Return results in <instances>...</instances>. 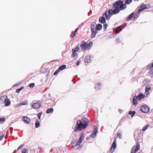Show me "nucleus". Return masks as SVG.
Wrapping results in <instances>:
<instances>
[{"label":"nucleus","mask_w":153,"mask_h":153,"mask_svg":"<svg viewBox=\"0 0 153 153\" xmlns=\"http://www.w3.org/2000/svg\"><path fill=\"white\" fill-rule=\"evenodd\" d=\"M24 145V144H22V145H21L20 146H19L17 148V150H19V149H20L21 148H22V147H23Z\"/></svg>","instance_id":"obj_41"},{"label":"nucleus","mask_w":153,"mask_h":153,"mask_svg":"<svg viewBox=\"0 0 153 153\" xmlns=\"http://www.w3.org/2000/svg\"><path fill=\"white\" fill-rule=\"evenodd\" d=\"M95 25H96L95 22H93L91 24V30H96L95 29Z\"/></svg>","instance_id":"obj_23"},{"label":"nucleus","mask_w":153,"mask_h":153,"mask_svg":"<svg viewBox=\"0 0 153 153\" xmlns=\"http://www.w3.org/2000/svg\"><path fill=\"white\" fill-rule=\"evenodd\" d=\"M39 113H40V114L41 115V114H42V112H40Z\"/></svg>","instance_id":"obj_63"},{"label":"nucleus","mask_w":153,"mask_h":153,"mask_svg":"<svg viewBox=\"0 0 153 153\" xmlns=\"http://www.w3.org/2000/svg\"><path fill=\"white\" fill-rule=\"evenodd\" d=\"M144 4H143L142 5L139 7V8L137 10V12L135 13L136 14H138L139 13L144 10Z\"/></svg>","instance_id":"obj_9"},{"label":"nucleus","mask_w":153,"mask_h":153,"mask_svg":"<svg viewBox=\"0 0 153 153\" xmlns=\"http://www.w3.org/2000/svg\"><path fill=\"white\" fill-rule=\"evenodd\" d=\"M21 91L20 88H19L16 90V93H19Z\"/></svg>","instance_id":"obj_45"},{"label":"nucleus","mask_w":153,"mask_h":153,"mask_svg":"<svg viewBox=\"0 0 153 153\" xmlns=\"http://www.w3.org/2000/svg\"><path fill=\"white\" fill-rule=\"evenodd\" d=\"M72 56L73 58L77 57L78 56V54L76 53V51L73 50V51H72Z\"/></svg>","instance_id":"obj_21"},{"label":"nucleus","mask_w":153,"mask_h":153,"mask_svg":"<svg viewBox=\"0 0 153 153\" xmlns=\"http://www.w3.org/2000/svg\"><path fill=\"white\" fill-rule=\"evenodd\" d=\"M151 64H152V66L151 67H153V62Z\"/></svg>","instance_id":"obj_61"},{"label":"nucleus","mask_w":153,"mask_h":153,"mask_svg":"<svg viewBox=\"0 0 153 153\" xmlns=\"http://www.w3.org/2000/svg\"><path fill=\"white\" fill-rule=\"evenodd\" d=\"M91 60V57L90 56H87L85 59V61L86 62H90Z\"/></svg>","instance_id":"obj_12"},{"label":"nucleus","mask_w":153,"mask_h":153,"mask_svg":"<svg viewBox=\"0 0 153 153\" xmlns=\"http://www.w3.org/2000/svg\"><path fill=\"white\" fill-rule=\"evenodd\" d=\"M3 137H4L3 134L0 136V141L2 140V138Z\"/></svg>","instance_id":"obj_49"},{"label":"nucleus","mask_w":153,"mask_h":153,"mask_svg":"<svg viewBox=\"0 0 153 153\" xmlns=\"http://www.w3.org/2000/svg\"><path fill=\"white\" fill-rule=\"evenodd\" d=\"M78 45L75 48L73 49H72V51H73V50L76 51H78L79 50V47L78 46Z\"/></svg>","instance_id":"obj_34"},{"label":"nucleus","mask_w":153,"mask_h":153,"mask_svg":"<svg viewBox=\"0 0 153 153\" xmlns=\"http://www.w3.org/2000/svg\"><path fill=\"white\" fill-rule=\"evenodd\" d=\"M152 66L151 64H150L146 66V68L147 70H149L151 68H153V67H151Z\"/></svg>","instance_id":"obj_33"},{"label":"nucleus","mask_w":153,"mask_h":153,"mask_svg":"<svg viewBox=\"0 0 153 153\" xmlns=\"http://www.w3.org/2000/svg\"><path fill=\"white\" fill-rule=\"evenodd\" d=\"M108 26V25L107 24H105L104 25H103V28H104V31L106 30L107 28V27Z\"/></svg>","instance_id":"obj_38"},{"label":"nucleus","mask_w":153,"mask_h":153,"mask_svg":"<svg viewBox=\"0 0 153 153\" xmlns=\"http://www.w3.org/2000/svg\"><path fill=\"white\" fill-rule=\"evenodd\" d=\"M149 73L150 74H153V69H152L149 71Z\"/></svg>","instance_id":"obj_43"},{"label":"nucleus","mask_w":153,"mask_h":153,"mask_svg":"<svg viewBox=\"0 0 153 153\" xmlns=\"http://www.w3.org/2000/svg\"><path fill=\"white\" fill-rule=\"evenodd\" d=\"M80 62V60L78 61L76 64V65L77 66H78L79 65Z\"/></svg>","instance_id":"obj_47"},{"label":"nucleus","mask_w":153,"mask_h":153,"mask_svg":"<svg viewBox=\"0 0 153 153\" xmlns=\"http://www.w3.org/2000/svg\"><path fill=\"white\" fill-rule=\"evenodd\" d=\"M144 8L143 9H148L151 7V6L149 4H144Z\"/></svg>","instance_id":"obj_31"},{"label":"nucleus","mask_w":153,"mask_h":153,"mask_svg":"<svg viewBox=\"0 0 153 153\" xmlns=\"http://www.w3.org/2000/svg\"><path fill=\"white\" fill-rule=\"evenodd\" d=\"M102 28V26L101 24H97L96 26L95 30H100Z\"/></svg>","instance_id":"obj_18"},{"label":"nucleus","mask_w":153,"mask_h":153,"mask_svg":"<svg viewBox=\"0 0 153 153\" xmlns=\"http://www.w3.org/2000/svg\"><path fill=\"white\" fill-rule=\"evenodd\" d=\"M151 88L150 86L148 85L147 86H146V88L145 90V94L146 95H147L149 91L150 90Z\"/></svg>","instance_id":"obj_17"},{"label":"nucleus","mask_w":153,"mask_h":153,"mask_svg":"<svg viewBox=\"0 0 153 153\" xmlns=\"http://www.w3.org/2000/svg\"><path fill=\"white\" fill-rule=\"evenodd\" d=\"M117 42H118V41H119V40H120V39H119V38H118L117 39Z\"/></svg>","instance_id":"obj_57"},{"label":"nucleus","mask_w":153,"mask_h":153,"mask_svg":"<svg viewBox=\"0 0 153 153\" xmlns=\"http://www.w3.org/2000/svg\"><path fill=\"white\" fill-rule=\"evenodd\" d=\"M32 107L36 109H38V102L34 103L32 104Z\"/></svg>","instance_id":"obj_19"},{"label":"nucleus","mask_w":153,"mask_h":153,"mask_svg":"<svg viewBox=\"0 0 153 153\" xmlns=\"http://www.w3.org/2000/svg\"><path fill=\"white\" fill-rule=\"evenodd\" d=\"M132 0H126L125 4H123V1L121 0H118L115 2L113 4L112 7L114 9H110L108 11H105L103 14V16H105L107 19H110L111 15H116L120 12V10H122L126 8V4H129L132 1Z\"/></svg>","instance_id":"obj_1"},{"label":"nucleus","mask_w":153,"mask_h":153,"mask_svg":"<svg viewBox=\"0 0 153 153\" xmlns=\"http://www.w3.org/2000/svg\"><path fill=\"white\" fill-rule=\"evenodd\" d=\"M140 110L142 112L144 113H146L149 112V108L147 105H144L141 106Z\"/></svg>","instance_id":"obj_5"},{"label":"nucleus","mask_w":153,"mask_h":153,"mask_svg":"<svg viewBox=\"0 0 153 153\" xmlns=\"http://www.w3.org/2000/svg\"><path fill=\"white\" fill-rule=\"evenodd\" d=\"M16 150H14V153H15L16 152Z\"/></svg>","instance_id":"obj_58"},{"label":"nucleus","mask_w":153,"mask_h":153,"mask_svg":"<svg viewBox=\"0 0 153 153\" xmlns=\"http://www.w3.org/2000/svg\"><path fill=\"white\" fill-rule=\"evenodd\" d=\"M116 147V144L115 142V140H114L112 146L111 148H112L114 149H115Z\"/></svg>","instance_id":"obj_27"},{"label":"nucleus","mask_w":153,"mask_h":153,"mask_svg":"<svg viewBox=\"0 0 153 153\" xmlns=\"http://www.w3.org/2000/svg\"><path fill=\"white\" fill-rule=\"evenodd\" d=\"M76 36V33H75V32H74L72 37L71 36V38H72Z\"/></svg>","instance_id":"obj_48"},{"label":"nucleus","mask_w":153,"mask_h":153,"mask_svg":"<svg viewBox=\"0 0 153 153\" xmlns=\"http://www.w3.org/2000/svg\"><path fill=\"white\" fill-rule=\"evenodd\" d=\"M132 113H131V117H133L136 113V112L135 111H132Z\"/></svg>","instance_id":"obj_42"},{"label":"nucleus","mask_w":153,"mask_h":153,"mask_svg":"<svg viewBox=\"0 0 153 153\" xmlns=\"http://www.w3.org/2000/svg\"><path fill=\"white\" fill-rule=\"evenodd\" d=\"M134 13H132L131 14H130L128 17L126 19L127 21L130 20L131 19H132L134 16Z\"/></svg>","instance_id":"obj_22"},{"label":"nucleus","mask_w":153,"mask_h":153,"mask_svg":"<svg viewBox=\"0 0 153 153\" xmlns=\"http://www.w3.org/2000/svg\"><path fill=\"white\" fill-rule=\"evenodd\" d=\"M22 82V81H19L18 82V83H15V84L14 85L13 87H15L21 84Z\"/></svg>","instance_id":"obj_32"},{"label":"nucleus","mask_w":153,"mask_h":153,"mask_svg":"<svg viewBox=\"0 0 153 153\" xmlns=\"http://www.w3.org/2000/svg\"><path fill=\"white\" fill-rule=\"evenodd\" d=\"M99 22L102 24L105 23L106 20L105 17L102 16L100 17L99 19Z\"/></svg>","instance_id":"obj_13"},{"label":"nucleus","mask_w":153,"mask_h":153,"mask_svg":"<svg viewBox=\"0 0 153 153\" xmlns=\"http://www.w3.org/2000/svg\"><path fill=\"white\" fill-rule=\"evenodd\" d=\"M39 149H42V147L39 148Z\"/></svg>","instance_id":"obj_62"},{"label":"nucleus","mask_w":153,"mask_h":153,"mask_svg":"<svg viewBox=\"0 0 153 153\" xmlns=\"http://www.w3.org/2000/svg\"><path fill=\"white\" fill-rule=\"evenodd\" d=\"M94 130L92 132L91 134L90 135V137L92 138H93L95 137L96 135V134L97 132V129L96 126H94Z\"/></svg>","instance_id":"obj_8"},{"label":"nucleus","mask_w":153,"mask_h":153,"mask_svg":"<svg viewBox=\"0 0 153 153\" xmlns=\"http://www.w3.org/2000/svg\"><path fill=\"white\" fill-rule=\"evenodd\" d=\"M93 43L92 42H90L88 44L86 42L83 41L81 42V49L82 50H85L87 49H89L92 45Z\"/></svg>","instance_id":"obj_3"},{"label":"nucleus","mask_w":153,"mask_h":153,"mask_svg":"<svg viewBox=\"0 0 153 153\" xmlns=\"http://www.w3.org/2000/svg\"><path fill=\"white\" fill-rule=\"evenodd\" d=\"M59 71H60L59 70V69H58V70H56L55 71V72H54V73L53 74V75H55L56 74H58V73H59Z\"/></svg>","instance_id":"obj_40"},{"label":"nucleus","mask_w":153,"mask_h":153,"mask_svg":"<svg viewBox=\"0 0 153 153\" xmlns=\"http://www.w3.org/2000/svg\"><path fill=\"white\" fill-rule=\"evenodd\" d=\"M101 85L100 83H98L96 84L94 86V88L97 90H98L100 88Z\"/></svg>","instance_id":"obj_20"},{"label":"nucleus","mask_w":153,"mask_h":153,"mask_svg":"<svg viewBox=\"0 0 153 153\" xmlns=\"http://www.w3.org/2000/svg\"><path fill=\"white\" fill-rule=\"evenodd\" d=\"M37 117H38V114H37Z\"/></svg>","instance_id":"obj_64"},{"label":"nucleus","mask_w":153,"mask_h":153,"mask_svg":"<svg viewBox=\"0 0 153 153\" xmlns=\"http://www.w3.org/2000/svg\"><path fill=\"white\" fill-rule=\"evenodd\" d=\"M66 66L65 65H62L60 66L58 69L60 71H62L65 69L66 68Z\"/></svg>","instance_id":"obj_24"},{"label":"nucleus","mask_w":153,"mask_h":153,"mask_svg":"<svg viewBox=\"0 0 153 153\" xmlns=\"http://www.w3.org/2000/svg\"><path fill=\"white\" fill-rule=\"evenodd\" d=\"M40 106H41V104H40L39 105V108H40Z\"/></svg>","instance_id":"obj_60"},{"label":"nucleus","mask_w":153,"mask_h":153,"mask_svg":"<svg viewBox=\"0 0 153 153\" xmlns=\"http://www.w3.org/2000/svg\"><path fill=\"white\" fill-rule=\"evenodd\" d=\"M53 111V108H49L47 109V110L46 111V113H49L51 112H52Z\"/></svg>","instance_id":"obj_28"},{"label":"nucleus","mask_w":153,"mask_h":153,"mask_svg":"<svg viewBox=\"0 0 153 153\" xmlns=\"http://www.w3.org/2000/svg\"><path fill=\"white\" fill-rule=\"evenodd\" d=\"M137 99V97L136 96H135L134 97L133 100L132 102L133 103V105H136L137 104L138 102Z\"/></svg>","instance_id":"obj_16"},{"label":"nucleus","mask_w":153,"mask_h":153,"mask_svg":"<svg viewBox=\"0 0 153 153\" xmlns=\"http://www.w3.org/2000/svg\"><path fill=\"white\" fill-rule=\"evenodd\" d=\"M22 118L23 120L24 121L25 123L27 124H28L30 123V120L29 118L25 116L23 117Z\"/></svg>","instance_id":"obj_11"},{"label":"nucleus","mask_w":153,"mask_h":153,"mask_svg":"<svg viewBox=\"0 0 153 153\" xmlns=\"http://www.w3.org/2000/svg\"><path fill=\"white\" fill-rule=\"evenodd\" d=\"M28 103V102L27 100H25L24 101H22L20 103L21 105H27Z\"/></svg>","instance_id":"obj_29"},{"label":"nucleus","mask_w":153,"mask_h":153,"mask_svg":"<svg viewBox=\"0 0 153 153\" xmlns=\"http://www.w3.org/2000/svg\"><path fill=\"white\" fill-rule=\"evenodd\" d=\"M122 29V28H120L119 27L117 28H116L115 30H114L115 33H119L120 31Z\"/></svg>","instance_id":"obj_25"},{"label":"nucleus","mask_w":153,"mask_h":153,"mask_svg":"<svg viewBox=\"0 0 153 153\" xmlns=\"http://www.w3.org/2000/svg\"><path fill=\"white\" fill-rule=\"evenodd\" d=\"M24 88V86H22L21 88H20V89L21 90H23Z\"/></svg>","instance_id":"obj_53"},{"label":"nucleus","mask_w":153,"mask_h":153,"mask_svg":"<svg viewBox=\"0 0 153 153\" xmlns=\"http://www.w3.org/2000/svg\"><path fill=\"white\" fill-rule=\"evenodd\" d=\"M138 153H143V152L142 151H140V152Z\"/></svg>","instance_id":"obj_56"},{"label":"nucleus","mask_w":153,"mask_h":153,"mask_svg":"<svg viewBox=\"0 0 153 153\" xmlns=\"http://www.w3.org/2000/svg\"><path fill=\"white\" fill-rule=\"evenodd\" d=\"M78 30V28H76L75 29V30L74 31V32H75V33H76V32H77Z\"/></svg>","instance_id":"obj_54"},{"label":"nucleus","mask_w":153,"mask_h":153,"mask_svg":"<svg viewBox=\"0 0 153 153\" xmlns=\"http://www.w3.org/2000/svg\"><path fill=\"white\" fill-rule=\"evenodd\" d=\"M91 36L92 38H94L96 34L97 33L96 30H91Z\"/></svg>","instance_id":"obj_14"},{"label":"nucleus","mask_w":153,"mask_h":153,"mask_svg":"<svg viewBox=\"0 0 153 153\" xmlns=\"http://www.w3.org/2000/svg\"><path fill=\"white\" fill-rule=\"evenodd\" d=\"M7 96H2L0 99V103H2L4 102V104L6 106H8L10 104V101L9 99L6 98Z\"/></svg>","instance_id":"obj_4"},{"label":"nucleus","mask_w":153,"mask_h":153,"mask_svg":"<svg viewBox=\"0 0 153 153\" xmlns=\"http://www.w3.org/2000/svg\"><path fill=\"white\" fill-rule=\"evenodd\" d=\"M141 131L140 129H137L135 130L134 134V137L135 139L138 140L139 137L141 135Z\"/></svg>","instance_id":"obj_7"},{"label":"nucleus","mask_w":153,"mask_h":153,"mask_svg":"<svg viewBox=\"0 0 153 153\" xmlns=\"http://www.w3.org/2000/svg\"><path fill=\"white\" fill-rule=\"evenodd\" d=\"M132 113V112L131 111H130L128 112V114L129 115H131V113Z\"/></svg>","instance_id":"obj_51"},{"label":"nucleus","mask_w":153,"mask_h":153,"mask_svg":"<svg viewBox=\"0 0 153 153\" xmlns=\"http://www.w3.org/2000/svg\"><path fill=\"white\" fill-rule=\"evenodd\" d=\"M35 127L36 128H38V120L37 119L35 123Z\"/></svg>","instance_id":"obj_37"},{"label":"nucleus","mask_w":153,"mask_h":153,"mask_svg":"<svg viewBox=\"0 0 153 153\" xmlns=\"http://www.w3.org/2000/svg\"><path fill=\"white\" fill-rule=\"evenodd\" d=\"M20 104L19 103V104H17L16 106V107H18L20 106H21V105H20Z\"/></svg>","instance_id":"obj_50"},{"label":"nucleus","mask_w":153,"mask_h":153,"mask_svg":"<svg viewBox=\"0 0 153 153\" xmlns=\"http://www.w3.org/2000/svg\"><path fill=\"white\" fill-rule=\"evenodd\" d=\"M24 88V86H22L21 88H20V89L21 90H23Z\"/></svg>","instance_id":"obj_52"},{"label":"nucleus","mask_w":153,"mask_h":153,"mask_svg":"<svg viewBox=\"0 0 153 153\" xmlns=\"http://www.w3.org/2000/svg\"><path fill=\"white\" fill-rule=\"evenodd\" d=\"M41 115L40 114V113H39V120L40 119Z\"/></svg>","instance_id":"obj_55"},{"label":"nucleus","mask_w":153,"mask_h":153,"mask_svg":"<svg viewBox=\"0 0 153 153\" xmlns=\"http://www.w3.org/2000/svg\"><path fill=\"white\" fill-rule=\"evenodd\" d=\"M28 152V150L27 149H23L22 151V153H26Z\"/></svg>","instance_id":"obj_36"},{"label":"nucleus","mask_w":153,"mask_h":153,"mask_svg":"<svg viewBox=\"0 0 153 153\" xmlns=\"http://www.w3.org/2000/svg\"><path fill=\"white\" fill-rule=\"evenodd\" d=\"M10 130H12V129H13V128H12V127H10Z\"/></svg>","instance_id":"obj_59"},{"label":"nucleus","mask_w":153,"mask_h":153,"mask_svg":"<svg viewBox=\"0 0 153 153\" xmlns=\"http://www.w3.org/2000/svg\"><path fill=\"white\" fill-rule=\"evenodd\" d=\"M84 139V136L82 135H81L80 137L79 138V139L78 141L76 143L75 145L77 146H79L81 143L82 141Z\"/></svg>","instance_id":"obj_10"},{"label":"nucleus","mask_w":153,"mask_h":153,"mask_svg":"<svg viewBox=\"0 0 153 153\" xmlns=\"http://www.w3.org/2000/svg\"><path fill=\"white\" fill-rule=\"evenodd\" d=\"M4 118H1L0 119V123L2 124L4 121Z\"/></svg>","instance_id":"obj_39"},{"label":"nucleus","mask_w":153,"mask_h":153,"mask_svg":"<svg viewBox=\"0 0 153 153\" xmlns=\"http://www.w3.org/2000/svg\"><path fill=\"white\" fill-rule=\"evenodd\" d=\"M149 124H146L145 126L142 129V130L143 131H145L149 126Z\"/></svg>","instance_id":"obj_30"},{"label":"nucleus","mask_w":153,"mask_h":153,"mask_svg":"<svg viewBox=\"0 0 153 153\" xmlns=\"http://www.w3.org/2000/svg\"><path fill=\"white\" fill-rule=\"evenodd\" d=\"M122 133V132L121 131H118L117 132V136L118 137V138L121 139V134Z\"/></svg>","instance_id":"obj_26"},{"label":"nucleus","mask_w":153,"mask_h":153,"mask_svg":"<svg viewBox=\"0 0 153 153\" xmlns=\"http://www.w3.org/2000/svg\"><path fill=\"white\" fill-rule=\"evenodd\" d=\"M89 120L85 117H82L81 120L77 121L74 131L75 132H77L78 131H82L85 128L88 126Z\"/></svg>","instance_id":"obj_2"},{"label":"nucleus","mask_w":153,"mask_h":153,"mask_svg":"<svg viewBox=\"0 0 153 153\" xmlns=\"http://www.w3.org/2000/svg\"><path fill=\"white\" fill-rule=\"evenodd\" d=\"M137 100H140L142 99L145 96L144 95H143L141 94H140L137 96Z\"/></svg>","instance_id":"obj_15"},{"label":"nucleus","mask_w":153,"mask_h":153,"mask_svg":"<svg viewBox=\"0 0 153 153\" xmlns=\"http://www.w3.org/2000/svg\"><path fill=\"white\" fill-rule=\"evenodd\" d=\"M125 26L124 25H123L120 26V27H119L120 28H122V29L124 28Z\"/></svg>","instance_id":"obj_46"},{"label":"nucleus","mask_w":153,"mask_h":153,"mask_svg":"<svg viewBox=\"0 0 153 153\" xmlns=\"http://www.w3.org/2000/svg\"><path fill=\"white\" fill-rule=\"evenodd\" d=\"M114 149H114L112 148H111L110 149V152L111 153H113L114 151Z\"/></svg>","instance_id":"obj_44"},{"label":"nucleus","mask_w":153,"mask_h":153,"mask_svg":"<svg viewBox=\"0 0 153 153\" xmlns=\"http://www.w3.org/2000/svg\"><path fill=\"white\" fill-rule=\"evenodd\" d=\"M35 85V84L33 83H30L29 85V87L30 88H33Z\"/></svg>","instance_id":"obj_35"},{"label":"nucleus","mask_w":153,"mask_h":153,"mask_svg":"<svg viewBox=\"0 0 153 153\" xmlns=\"http://www.w3.org/2000/svg\"><path fill=\"white\" fill-rule=\"evenodd\" d=\"M140 149V145L139 143H137L136 146H134L131 150V153H135Z\"/></svg>","instance_id":"obj_6"}]
</instances>
